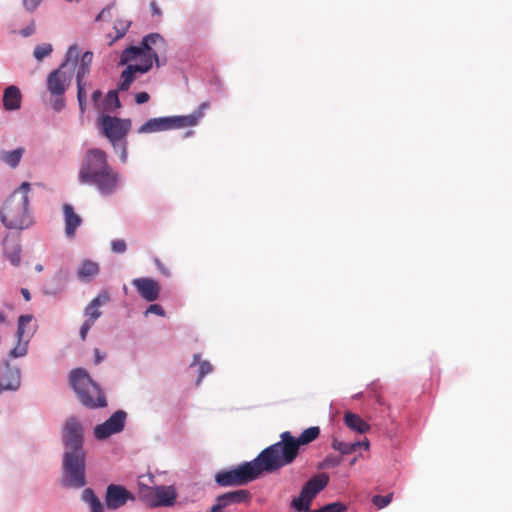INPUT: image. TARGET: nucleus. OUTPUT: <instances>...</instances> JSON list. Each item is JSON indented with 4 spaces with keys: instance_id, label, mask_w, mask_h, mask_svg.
<instances>
[{
    "instance_id": "nucleus-29",
    "label": "nucleus",
    "mask_w": 512,
    "mask_h": 512,
    "mask_svg": "<svg viewBox=\"0 0 512 512\" xmlns=\"http://www.w3.org/2000/svg\"><path fill=\"white\" fill-rule=\"evenodd\" d=\"M360 445V442L346 443L344 441L338 440L337 438H334L331 444L333 449L339 451L343 455L353 453Z\"/></svg>"
},
{
    "instance_id": "nucleus-34",
    "label": "nucleus",
    "mask_w": 512,
    "mask_h": 512,
    "mask_svg": "<svg viewBox=\"0 0 512 512\" xmlns=\"http://www.w3.org/2000/svg\"><path fill=\"white\" fill-rule=\"evenodd\" d=\"M131 26V21L129 19H117L114 22V29L116 31V39H120L124 37Z\"/></svg>"
},
{
    "instance_id": "nucleus-12",
    "label": "nucleus",
    "mask_w": 512,
    "mask_h": 512,
    "mask_svg": "<svg viewBox=\"0 0 512 512\" xmlns=\"http://www.w3.org/2000/svg\"><path fill=\"white\" fill-rule=\"evenodd\" d=\"M32 316L31 315H21L18 318V327H17V344L10 351V356L17 358L22 357L27 354L28 351V343L32 336L34 335L35 328L31 324Z\"/></svg>"
},
{
    "instance_id": "nucleus-50",
    "label": "nucleus",
    "mask_w": 512,
    "mask_h": 512,
    "mask_svg": "<svg viewBox=\"0 0 512 512\" xmlns=\"http://www.w3.org/2000/svg\"><path fill=\"white\" fill-rule=\"evenodd\" d=\"M95 354V364H99L104 358L105 355L100 353V350L98 348L94 349Z\"/></svg>"
},
{
    "instance_id": "nucleus-40",
    "label": "nucleus",
    "mask_w": 512,
    "mask_h": 512,
    "mask_svg": "<svg viewBox=\"0 0 512 512\" xmlns=\"http://www.w3.org/2000/svg\"><path fill=\"white\" fill-rule=\"evenodd\" d=\"M126 248V242L122 239H116L111 242V250L115 253H124Z\"/></svg>"
},
{
    "instance_id": "nucleus-55",
    "label": "nucleus",
    "mask_w": 512,
    "mask_h": 512,
    "mask_svg": "<svg viewBox=\"0 0 512 512\" xmlns=\"http://www.w3.org/2000/svg\"><path fill=\"white\" fill-rule=\"evenodd\" d=\"M36 271L41 272L43 270V266L41 264L36 265Z\"/></svg>"
},
{
    "instance_id": "nucleus-42",
    "label": "nucleus",
    "mask_w": 512,
    "mask_h": 512,
    "mask_svg": "<svg viewBox=\"0 0 512 512\" xmlns=\"http://www.w3.org/2000/svg\"><path fill=\"white\" fill-rule=\"evenodd\" d=\"M42 0H23V5L26 10L34 11Z\"/></svg>"
},
{
    "instance_id": "nucleus-10",
    "label": "nucleus",
    "mask_w": 512,
    "mask_h": 512,
    "mask_svg": "<svg viewBox=\"0 0 512 512\" xmlns=\"http://www.w3.org/2000/svg\"><path fill=\"white\" fill-rule=\"evenodd\" d=\"M140 497L149 507H170L176 502L177 492L173 486L144 487Z\"/></svg>"
},
{
    "instance_id": "nucleus-23",
    "label": "nucleus",
    "mask_w": 512,
    "mask_h": 512,
    "mask_svg": "<svg viewBox=\"0 0 512 512\" xmlns=\"http://www.w3.org/2000/svg\"><path fill=\"white\" fill-rule=\"evenodd\" d=\"M63 213L65 218V233L68 237H73L76 229L81 225L82 219L74 212L70 204L63 205Z\"/></svg>"
},
{
    "instance_id": "nucleus-56",
    "label": "nucleus",
    "mask_w": 512,
    "mask_h": 512,
    "mask_svg": "<svg viewBox=\"0 0 512 512\" xmlns=\"http://www.w3.org/2000/svg\"><path fill=\"white\" fill-rule=\"evenodd\" d=\"M360 443H361V445H360V446H364L366 449L369 447V443H368V441H366V442H360Z\"/></svg>"
},
{
    "instance_id": "nucleus-45",
    "label": "nucleus",
    "mask_w": 512,
    "mask_h": 512,
    "mask_svg": "<svg viewBox=\"0 0 512 512\" xmlns=\"http://www.w3.org/2000/svg\"><path fill=\"white\" fill-rule=\"evenodd\" d=\"M150 99V96L147 92H140L138 94H136L135 96V101L137 104H144L146 102H148Z\"/></svg>"
},
{
    "instance_id": "nucleus-17",
    "label": "nucleus",
    "mask_w": 512,
    "mask_h": 512,
    "mask_svg": "<svg viewBox=\"0 0 512 512\" xmlns=\"http://www.w3.org/2000/svg\"><path fill=\"white\" fill-rule=\"evenodd\" d=\"M209 107L210 104L208 102H203L193 113L189 115L170 116L172 129L196 126L204 117L205 111L209 109Z\"/></svg>"
},
{
    "instance_id": "nucleus-1",
    "label": "nucleus",
    "mask_w": 512,
    "mask_h": 512,
    "mask_svg": "<svg viewBox=\"0 0 512 512\" xmlns=\"http://www.w3.org/2000/svg\"><path fill=\"white\" fill-rule=\"evenodd\" d=\"M81 184L94 186L100 194H113L118 186L120 175L108 162V155L99 148H90L85 152L78 173Z\"/></svg>"
},
{
    "instance_id": "nucleus-24",
    "label": "nucleus",
    "mask_w": 512,
    "mask_h": 512,
    "mask_svg": "<svg viewBox=\"0 0 512 512\" xmlns=\"http://www.w3.org/2000/svg\"><path fill=\"white\" fill-rule=\"evenodd\" d=\"M21 93L17 86L7 87L3 95V105L6 110H18L21 107Z\"/></svg>"
},
{
    "instance_id": "nucleus-5",
    "label": "nucleus",
    "mask_w": 512,
    "mask_h": 512,
    "mask_svg": "<svg viewBox=\"0 0 512 512\" xmlns=\"http://www.w3.org/2000/svg\"><path fill=\"white\" fill-rule=\"evenodd\" d=\"M70 384L76 392L81 404L88 408H102L107 406L105 394L91 379L86 370L77 368L69 378Z\"/></svg>"
},
{
    "instance_id": "nucleus-22",
    "label": "nucleus",
    "mask_w": 512,
    "mask_h": 512,
    "mask_svg": "<svg viewBox=\"0 0 512 512\" xmlns=\"http://www.w3.org/2000/svg\"><path fill=\"white\" fill-rule=\"evenodd\" d=\"M172 130V123L170 116L168 117H158L151 118L147 120L143 125H141L138 129V133L146 134L153 133L159 131Z\"/></svg>"
},
{
    "instance_id": "nucleus-39",
    "label": "nucleus",
    "mask_w": 512,
    "mask_h": 512,
    "mask_svg": "<svg viewBox=\"0 0 512 512\" xmlns=\"http://www.w3.org/2000/svg\"><path fill=\"white\" fill-rule=\"evenodd\" d=\"M342 459L340 457H337V456H327L322 464H321V467L322 468H325V469H330V468H334V467H337L340 463H341Z\"/></svg>"
},
{
    "instance_id": "nucleus-3",
    "label": "nucleus",
    "mask_w": 512,
    "mask_h": 512,
    "mask_svg": "<svg viewBox=\"0 0 512 512\" xmlns=\"http://www.w3.org/2000/svg\"><path fill=\"white\" fill-rule=\"evenodd\" d=\"M30 184L23 182L20 187L3 203L0 209V221L8 229H27L34 220L29 210Z\"/></svg>"
},
{
    "instance_id": "nucleus-48",
    "label": "nucleus",
    "mask_w": 512,
    "mask_h": 512,
    "mask_svg": "<svg viewBox=\"0 0 512 512\" xmlns=\"http://www.w3.org/2000/svg\"><path fill=\"white\" fill-rule=\"evenodd\" d=\"M65 106V102L63 99V96L56 97L55 101L53 102V108L55 111H61Z\"/></svg>"
},
{
    "instance_id": "nucleus-13",
    "label": "nucleus",
    "mask_w": 512,
    "mask_h": 512,
    "mask_svg": "<svg viewBox=\"0 0 512 512\" xmlns=\"http://www.w3.org/2000/svg\"><path fill=\"white\" fill-rule=\"evenodd\" d=\"M127 414L123 410H118L104 423L94 428L95 438L104 440L113 434L119 433L124 429Z\"/></svg>"
},
{
    "instance_id": "nucleus-18",
    "label": "nucleus",
    "mask_w": 512,
    "mask_h": 512,
    "mask_svg": "<svg viewBox=\"0 0 512 512\" xmlns=\"http://www.w3.org/2000/svg\"><path fill=\"white\" fill-rule=\"evenodd\" d=\"M152 68V64L149 61L146 63L141 61L140 64L128 65L127 68L121 74V81L119 84V90L127 91L132 82L135 79L136 73H146Z\"/></svg>"
},
{
    "instance_id": "nucleus-19",
    "label": "nucleus",
    "mask_w": 512,
    "mask_h": 512,
    "mask_svg": "<svg viewBox=\"0 0 512 512\" xmlns=\"http://www.w3.org/2000/svg\"><path fill=\"white\" fill-rule=\"evenodd\" d=\"M329 483V476L326 473H318L312 476L301 488L308 500H313Z\"/></svg>"
},
{
    "instance_id": "nucleus-47",
    "label": "nucleus",
    "mask_w": 512,
    "mask_h": 512,
    "mask_svg": "<svg viewBox=\"0 0 512 512\" xmlns=\"http://www.w3.org/2000/svg\"><path fill=\"white\" fill-rule=\"evenodd\" d=\"M35 31V24L34 22L32 21L27 27L23 28L21 31H20V34L23 36V37H28L30 35H32Z\"/></svg>"
},
{
    "instance_id": "nucleus-15",
    "label": "nucleus",
    "mask_w": 512,
    "mask_h": 512,
    "mask_svg": "<svg viewBox=\"0 0 512 512\" xmlns=\"http://www.w3.org/2000/svg\"><path fill=\"white\" fill-rule=\"evenodd\" d=\"M133 494L124 486L110 484L107 487L105 503L109 510H116L124 506L127 501L134 500Z\"/></svg>"
},
{
    "instance_id": "nucleus-20",
    "label": "nucleus",
    "mask_w": 512,
    "mask_h": 512,
    "mask_svg": "<svg viewBox=\"0 0 512 512\" xmlns=\"http://www.w3.org/2000/svg\"><path fill=\"white\" fill-rule=\"evenodd\" d=\"M110 300V295L107 291H103L92 299L84 309V315L87 317L85 321L95 323L101 317L102 311L100 307Z\"/></svg>"
},
{
    "instance_id": "nucleus-38",
    "label": "nucleus",
    "mask_w": 512,
    "mask_h": 512,
    "mask_svg": "<svg viewBox=\"0 0 512 512\" xmlns=\"http://www.w3.org/2000/svg\"><path fill=\"white\" fill-rule=\"evenodd\" d=\"M77 100L79 103V108L81 113H83L86 109V100H87V94L86 89L84 85L77 86Z\"/></svg>"
},
{
    "instance_id": "nucleus-26",
    "label": "nucleus",
    "mask_w": 512,
    "mask_h": 512,
    "mask_svg": "<svg viewBox=\"0 0 512 512\" xmlns=\"http://www.w3.org/2000/svg\"><path fill=\"white\" fill-rule=\"evenodd\" d=\"M345 425L353 431L358 433H366L370 430V425L365 422L360 416L352 412H346L344 415Z\"/></svg>"
},
{
    "instance_id": "nucleus-21",
    "label": "nucleus",
    "mask_w": 512,
    "mask_h": 512,
    "mask_svg": "<svg viewBox=\"0 0 512 512\" xmlns=\"http://www.w3.org/2000/svg\"><path fill=\"white\" fill-rule=\"evenodd\" d=\"M21 383L20 371L17 368L6 365L0 372V392L4 390H16Z\"/></svg>"
},
{
    "instance_id": "nucleus-7",
    "label": "nucleus",
    "mask_w": 512,
    "mask_h": 512,
    "mask_svg": "<svg viewBox=\"0 0 512 512\" xmlns=\"http://www.w3.org/2000/svg\"><path fill=\"white\" fill-rule=\"evenodd\" d=\"M79 56L77 46H71L66 54V61L60 68L53 70L47 77V89L55 97L63 96L72 80V72L67 73L64 68L69 61L76 63Z\"/></svg>"
},
{
    "instance_id": "nucleus-46",
    "label": "nucleus",
    "mask_w": 512,
    "mask_h": 512,
    "mask_svg": "<svg viewBox=\"0 0 512 512\" xmlns=\"http://www.w3.org/2000/svg\"><path fill=\"white\" fill-rule=\"evenodd\" d=\"M114 3L104 8L96 17V21L105 20L110 15V10Z\"/></svg>"
},
{
    "instance_id": "nucleus-51",
    "label": "nucleus",
    "mask_w": 512,
    "mask_h": 512,
    "mask_svg": "<svg viewBox=\"0 0 512 512\" xmlns=\"http://www.w3.org/2000/svg\"><path fill=\"white\" fill-rule=\"evenodd\" d=\"M156 265L158 267V269L160 270V272L165 275V276H170V272L168 269H166L163 264L159 261V260H156Z\"/></svg>"
},
{
    "instance_id": "nucleus-52",
    "label": "nucleus",
    "mask_w": 512,
    "mask_h": 512,
    "mask_svg": "<svg viewBox=\"0 0 512 512\" xmlns=\"http://www.w3.org/2000/svg\"><path fill=\"white\" fill-rule=\"evenodd\" d=\"M150 7H151L153 15H157V16L161 15V10H160V8L158 7V5L156 4L155 1H152L150 3Z\"/></svg>"
},
{
    "instance_id": "nucleus-27",
    "label": "nucleus",
    "mask_w": 512,
    "mask_h": 512,
    "mask_svg": "<svg viewBox=\"0 0 512 512\" xmlns=\"http://www.w3.org/2000/svg\"><path fill=\"white\" fill-rule=\"evenodd\" d=\"M82 500L90 505V512H103V506L100 500L96 497L94 491L86 488L82 493Z\"/></svg>"
},
{
    "instance_id": "nucleus-43",
    "label": "nucleus",
    "mask_w": 512,
    "mask_h": 512,
    "mask_svg": "<svg viewBox=\"0 0 512 512\" xmlns=\"http://www.w3.org/2000/svg\"><path fill=\"white\" fill-rule=\"evenodd\" d=\"M94 324L91 323V322H88V321H85L81 328H80V337L82 340H85L86 337H87V334L89 332V330L91 329V327L93 326Z\"/></svg>"
},
{
    "instance_id": "nucleus-9",
    "label": "nucleus",
    "mask_w": 512,
    "mask_h": 512,
    "mask_svg": "<svg viewBox=\"0 0 512 512\" xmlns=\"http://www.w3.org/2000/svg\"><path fill=\"white\" fill-rule=\"evenodd\" d=\"M98 126L103 135L117 148V143L124 141L131 129L132 123L130 119H121L109 115H102L98 119Z\"/></svg>"
},
{
    "instance_id": "nucleus-31",
    "label": "nucleus",
    "mask_w": 512,
    "mask_h": 512,
    "mask_svg": "<svg viewBox=\"0 0 512 512\" xmlns=\"http://www.w3.org/2000/svg\"><path fill=\"white\" fill-rule=\"evenodd\" d=\"M99 272V266L97 263L92 261H85L78 271L80 278L85 279L97 275Z\"/></svg>"
},
{
    "instance_id": "nucleus-49",
    "label": "nucleus",
    "mask_w": 512,
    "mask_h": 512,
    "mask_svg": "<svg viewBox=\"0 0 512 512\" xmlns=\"http://www.w3.org/2000/svg\"><path fill=\"white\" fill-rule=\"evenodd\" d=\"M121 154L120 159L124 163L127 160V147H126V140L121 141Z\"/></svg>"
},
{
    "instance_id": "nucleus-4",
    "label": "nucleus",
    "mask_w": 512,
    "mask_h": 512,
    "mask_svg": "<svg viewBox=\"0 0 512 512\" xmlns=\"http://www.w3.org/2000/svg\"><path fill=\"white\" fill-rule=\"evenodd\" d=\"M320 435L318 426L305 429L299 437H294L289 431L280 434V441L266 447L278 470L292 464L299 455L300 446L308 445Z\"/></svg>"
},
{
    "instance_id": "nucleus-30",
    "label": "nucleus",
    "mask_w": 512,
    "mask_h": 512,
    "mask_svg": "<svg viewBox=\"0 0 512 512\" xmlns=\"http://www.w3.org/2000/svg\"><path fill=\"white\" fill-rule=\"evenodd\" d=\"M312 501L308 500L307 496L300 491L299 496L291 501V507L298 512H310Z\"/></svg>"
},
{
    "instance_id": "nucleus-6",
    "label": "nucleus",
    "mask_w": 512,
    "mask_h": 512,
    "mask_svg": "<svg viewBox=\"0 0 512 512\" xmlns=\"http://www.w3.org/2000/svg\"><path fill=\"white\" fill-rule=\"evenodd\" d=\"M60 483L63 487L79 489L86 485V453H64Z\"/></svg>"
},
{
    "instance_id": "nucleus-32",
    "label": "nucleus",
    "mask_w": 512,
    "mask_h": 512,
    "mask_svg": "<svg viewBox=\"0 0 512 512\" xmlns=\"http://www.w3.org/2000/svg\"><path fill=\"white\" fill-rule=\"evenodd\" d=\"M195 364H199V376L197 379V383L199 384L207 374L212 372L213 368H212V365L208 361L200 362V356L197 354L194 355L193 362H192L191 366H193Z\"/></svg>"
},
{
    "instance_id": "nucleus-11",
    "label": "nucleus",
    "mask_w": 512,
    "mask_h": 512,
    "mask_svg": "<svg viewBox=\"0 0 512 512\" xmlns=\"http://www.w3.org/2000/svg\"><path fill=\"white\" fill-rule=\"evenodd\" d=\"M62 437L64 453H85L83 449V427L75 417L66 420Z\"/></svg>"
},
{
    "instance_id": "nucleus-28",
    "label": "nucleus",
    "mask_w": 512,
    "mask_h": 512,
    "mask_svg": "<svg viewBox=\"0 0 512 512\" xmlns=\"http://www.w3.org/2000/svg\"><path fill=\"white\" fill-rule=\"evenodd\" d=\"M24 150L22 148H18L12 151H5L1 153V160L8 164L11 167H16L23 155Z\"/></svg>"
},
{
    "instance_id": "nucleus-14",
    "label": "nucleus",
    "mask_w": 512,
    "mask_h": 512,
    "mask_svg": "<svg viewBox=\"0 0 512 512\" xmlns=\"http://www.w3.org/2000/svg\"><path fill=\"white\" fill-rule=\"evenodd\" d=\"M250 501L251 494L248 490L230 491L217 496L216 503L210 508L209 512H227L226 509L234 504L249 503Z\"/></svg>"
},
{
    "instance_id": "nucleus-16",
    "label": "nucleus",
    "mask_w": 512,
    "mask_h": 512,
    "mask_svg": "<svg viewBox=\"0 0 512 512\" xmlns=\"http://www.w3.org/2000/svg\"><path fill=\"white\" fill-rule=\"evenodd\" d=\"M132 285L137 289L139 295L148 302H153L159 298L160 284L152 278H135L132 281Z\"/></svg>"
},
{
    "instance_id": "nucleus-33",
    "label": "nucleus",
    "mask_w": 512,
    "mask_h": 512,
    "mask_svg": "<svg viewBox=\"0 0 512 512\" xmlns=\"http://www.w3.org/2000/svg\"><path fill=\"white\" fill-rule=\"evenodd\" d=\"M120 106H121V104H120V100H119L117 91H115V90L109 91L104 99V106L102 109L113 111L115 109L120 108Z\"/></svg>"
},
{
    "instance_id": "nucleus-58",
    "label": "nucleus",
    "mask_w": 512,
    "mask_h": 512,
    "mask_svg": "<svg viewBox=\"0 0 512 512\" xmlns=\"http://www.w3.org/2000/svg\"><path fill=\"white\" fill-rule=\"evenodd\" d=\"M193 132H187L186 136H190Z\"/></svg>"
},
{
    "instance_id": "nucleus-35",
    "label": "nucleus",
    "mask_w": 512,
    "mask_h": 512,
    "mask_svg": "<svg viewBox=\"0 0 512 512\" xmlns=\"http://www.w3.org/2000/svg\"><path fill=\"white\" fill-rule=\"evenodd\" d=\"M53 51L52 45L45 43L37 45L34 48L33 55L38 61H42L45 57L49 56Z\"/></svg>"
},
{
    "instance_id": "nucleus-53",
    "label": "nucleus",
    "mask_w": 512,
    "mask_h": 512,
    "mask_svg": "<svg viewBox=\"0 0 512 512\" xmlns=\"http://www.w3.org/2000/svg\"><path fill=\"white\" fill-rule=\"evenodd\" d=\"M21 294L23 295V297H24V299H25L26 301H29V300L31 299V295H30V292H29V290H28V289H26V288H22V289H21Z\"/></svg>"
},
{
    "instance_id": "nucleus-37",
    "label": "nucleus",
    "mask_w": 512,
    "mask_h": 512,
    "mask_svg": "<svg viewBox=\"0 0 512 512\" xmlns=\"http://www.w3.org/2000/svg\"><path fill=\"white\" fill-rule=\"evenodd\" d=\"M392 496H393L392 493L385 495V496L376 495L372 498V502L379 509H382L391 503Z\"/></svg>"
},
{
    "instance_id": "nucleus-36",
    "label": "nucleus",
    "mask_w": 512,
    "mask_h": 512,
    "mask_svg": "<svg viewBox=\"0 0 512 512\" xmlns=\"http://www.w3.org/2000/svg\"><path fill=\"white\" fill-rule=\"evenodd\" d=\"M346 510V505H344L341 502H334L327 504L319 509L312 510L310 512H345Z\"/></svg>"
},
{
    "instance_id": "nucleus-25",
    "label": "nucleus",
    "mask_w": 512,
    "mask_h": 512,
    "mask_svg": "<svg viewBox=\"0 0 512 512\" xmlns=\"http://www.w3.org/2000/svg\"><path fill=\"white\" fill-rule=\"evenodd\" d=\"M92 60H93L92 52L87 51L82 55L80 63L77 68V73H76L77 86H80V85L86 86V82L84 81V79L90 72V66L92 64Z\"/></svg>"
},
{
    "instance_id": "nucleus-54",
    "label": "nucleus",
    "mask_w": 512,
    "mask_h": 512,
    "mask_svg": "<svg viewBox=\"0 0 512 512\" xmlns=\"http://www.w3.org/2000/svg\"><path fill=\"white\" fill-rule=\"evenodd\" d=\"M11 263L14 265V266H18L20 264V257L19 256H14L11 258Z\"/></svg>"
},
{
    "instance_id": "nucleus-57",
    "label": "nucleus",
    "mask_w": 512,
    "mask_h": 512,
    "mask_svg": "<svg viewBox=\"0 0 512 512\" xmlns=\"http://www.w3.org/2000/svg\"><path fill=\"white\" fill-rule=\"evenodd\" d=\"M4 321V318L3 316L0 314V322H3Z\"/></svg>"
},
{
    "instance_id": "nucleus-44",
    "label": "nucleus",
    "mask_w": 512,
    "mask_h": 512,
    "mask_svg": "<svg viewBox=\"0 0 512 512\" xmlns=\"http://www.w3.org/2000/svg\"><path fill=\"white\" fill-rule=\"evenodd\" d=\"M92 101L96 107V109L100 110V100L102 98V92L100 90H95L91 95Z\"/></svg>"
},
{
    "instance_id": "nucleus-8",
    "label": "nucleus",
    "mask_w": 512,
    "mask_h": 512,
    "mask_svg": "<svg viewBox=\"0 0 512 512\" xmlns=\"http://www.w3.org/2000/svg\"><path fill=\"white\" fill-rule=\"evenodd\" d=\"M163 42V38L158 33H151L143 38L142 46H130L121 54V64L140 59L153 65V59L158 60V54L152 49V45Z\"/></svg>"
},
{
    "instance_id": "nucleus-2",
    "label": "nucleus",
    "mask_w": 512,
    "mask_h": 512,
    "mask_svg": "<svg viewBox=\"0 0 512 512\" xmlns=\"http://www.w3.org/2000/svg\"><path fill=\"white\" fill-rule=\"evenodd\" d=\"M278 471L267 448L263 449L252 461L244 462L235 468L222 470L215 476L219 486H241L257 479L262 473Z\"/></svg>"
},
{
    "instance_id": "nucleus-41",
    "label": "nucleus",
    "mask_w": 512,
    "mask_h": 512,
    "mask_svg": "<svg viewBox=\"0 0 512 512\" xmlns=\"http://www.w3.org/2000/svg\"><path fill=\"white\" fill-rule=\"evenodd\" d=\"M148 314H156L158 316L163 317V316H165V311L161 305L151 304L148 306V308L145 311V315H148Z\"/></svg>"
}]
</instances>
